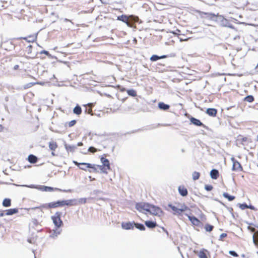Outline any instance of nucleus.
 <instances>
[{
    "mask_svg": "<svg viewBox=\"0 0 258 258\" xmlns=\"http://www.w3.org/2000/svg\"><path fill=\"white\" fill-rule=\"evenodd\" d=\"M61 212H56L51 217V219L55 226V229L53 230L50 235L52 237H56L61 232V230L59 228L63 225V222L61 219Z\"/></svg>",
    "mask_w": 258,
    "mask_h": 258,
    "instance_id": "f257e3e1",
    "label": "nucleus"
},
{
    "mask_svg": "<svg viewBox=\"0 0 258 258\" xmlns=\"http://www.w3.org/2000/svg\"><path fill=\"white\" fill-rule=\"evenodd\" d=\"M76 205H77L76 200L72 199L51 202L47 204L45 207L49 209H52L61 207L64 206H73Z\"/></svg>",
    "mask_w": 258,
    "mask_h": 258,
    "instance_id": "f03ea898",
    "label": "nucleus"
},
{
    "mask_svg": "<svg viewBox=\"0 0 258 258\" xmlns=\"http://www.w3.org/2000/svg\"><path fill=\"white\" fill-rule=\"evenodd\" d=\"M168 206L172 210L174 214H181L187 209V207L185 204L179 203H175V205L169 204Z\"/></svg>",
    "mask_w": 258,
    "mask_h": 258,
    "instance_id": "7ed1b4c3",
    "label": "nucleus"
},
{
    "mask_svg": "<svg viewBox=\"0 0 258 258\" xmlns=\"http://www.w3.org/2000/svg\"><path fill=\"white\" fill-rule=\"evenodd\" d=\"M100 161L102 164L99 165V170H101V172L107 174L108 171L111 169L109 161L103 156L100 158Z\"/></svg>",
    "mask_w": 258,
    "mask_h": 258,
    "instance_id": "20e7f679",
    "label": "nucleus"
},
{
    "mask_svg": "<svg viewBox=\"0 0 258 258\" xmlns=\"http://www.w3.org/2000/svg\"><path fill=\"white\" fill-rule=\"evenodd\" d=\"M255 225L253 223H249L247 229L251 232H253L252 236L253 242L254 245L258 248V226L257 230L255 228Z\"/></svg>",
    "mask_w": 258,
    "mask_h": 258,
    "instance_id": "39448f33",
    "label": "nucleus"
},
{
    "mask_svg": "<svg viewBox=\"0 0 258 258\" xmlns=\"http://www.w3.org/2000/svg\"><path fill=\"white\" fill-rule=\"evenodd\" d=\"M73 163L77 166L79 165L85 166L86 168H89V172H97L98 169H99V165L91 164L87 163H78L77 161H74Z\"/></svg>",
    "mask_w": 258,
    "mask_h": 258,
    "instance_id": "423d86ee",
    "label": "nucleus"
},
{
    "mask_svg": "<svg viewBox=\"0 0 258 258\" xmlns=\"http://www.w3.org/2000/svg\"><path fill=\"white\" fill-rule=\"evenodd\" d=\"M150 207L148 209V213L155 216H161L163 214L161 209L153 205L150 204Z\"/></svg>",
    "mask_w": 258,
    "mask_h": 258,
    "instance_id": "0eeeda50",
    "label": "nucleus"
},
{
    "mask_svg": "<svg viewBox=\"0 0 258 258\" xmlns=\"http://www.w3.org/2000/svg\"><path fill=\"white\" fill-rule=\"evenodd\" d=\"M36 39L37 37L35 35H29L27 37H20L18 38V39L22 40L20 43L21 46H22V44L25 46L26 44H30L31 42H34L36 40Z\"/></svg>",
    "mask_w": 258,
    "mask_h": 258,
    "instance_id": "6e6552de",
    "label": "nucleus"
},
{
    "mask_svg": "<svg viewBox=\"0 0 258 258\" xmlns=\"http://www.w3.org/2000/svg\"><path fill=\"white\" fill-rule=\"evenodd\" d=\"M150 204L146 203H138L136 204V209L142 213L147 214Z\"/></svg>",
    "mask_w": 258,
    "mask_h": 258,
    "instance_id": "1a4fd4ad",
    "label": "nucleus"
},
{
    "mask_svg": "<svg viewBox=\"0 0 258 258\" xmlns=\"http://www.w3.org/2000/svg\"><path fill=\"white\" fill-rule=\"evenodd\" d=\"M231 160L233 163L232 170L236 171H242L243 167L241 164L235 158H232Z\"/></svg>",
    "mask_w": 258,
    "mask_h": 258,
    "instance_id": "9d476101",
    "label": "nucleus"
},
{
    "mask_svg": "<svg viewBox=\"0 0 258 258\" xmlns=\"http://www.w3.org/2000/svg\"><path fill=\"white\" fill-rule=\"evenodd\" d=\"M121 227L125 230L133 229L134 227V222H122Z\"/></svg>",
    "mask_w": 258,
    "mask_h": 258,
    "instance_id": "9b49d317",
    "label": "nucleus"
},
{
    "mask_svg": "<svg viewBox=\"0 0 258 258\" xmlns=\"http://www.w3.org/2000/svg\"><path fill=\"white\" fill-rule=\"evenodd\" d=\"M196 254H197L200 258H207L208 251L205 249H202L199 251H195Z\"/></svg>",
    "mask_w": 258,
    "mask_h": 258,
    "instance_id": "f8f14e48",
    "label": "nucleus"
},
{
    "mask_svg": "<svg viewBox=\"0 0 258 258\" xmlns=\"http://www.w3.org/2000/svg\"><path fill=\"white\" fill-rule=\"evenodd\" d=\"M57 147H58V145L56 142L52 141V142H50L49 143V148L50 150L52 151L51 155L52 156L55 155L54 152L57 148Z\"/></svg>",
    "mask_w": 258,
    "mask_h": 258,
    "instance_id": "ddd939ff",
    "label": "nucleus"
},
{
    "mask_svg": "<svg viewBox=\"0 0 258 258\" xmlns=\"http://www.w3.org/2000/svg\"><path fill=\"white\" fill-rule=\"evenodd\" d=\"M189 119L191 123L196 126H203L204 127H205V125L199 119H198L194 117H191Z\"/></svg>",
    "mask_w": 258,
    "mask_h": 258,
    "instance_id": "4468645a",
    "label": "nucleus"
},
{
    "mask_svg": "<svg viewBox=\"0 0 258 258\" xmlns=\"http://www.w3.org/2000/svg\"><path fill=\"white\" fill-rule=\"evenodd\" d=\"M178 190L180 195L183 197H185L188 194V191L184 185H180Z\"/></svg>",
    "mask_w": 258,
    "mask_h": 258,
    "instance_id": "2eb2a0df",
    "label": "nucleus"
},
{
    "mask_svg": "<svg viewBox=\"0 0 258 258\" xmlns=\"http://www.w3.org/2000/svg\"><path fill=\"white\" fill-rule=\"evenodd\" d=\"M27 46L25 47L24 51L25 52V54L29 55V57H31L30 56L32 53V48L33 46L30 44H26Z\"/></svg>",
    "mask_w": 258,
    "mask_h": 258,
    "instance_id": "dca6fc26",
    "label": "nucleus"
},
{
    "mask_svg": "<svg viewBox=\"0 0 258 258\" xmlns=\"http://www.w3.org/2000/svg\"><path fill=\"white\" fill-rule=\"evenodd\" d=\"M27 160L30 163L34 164L37 162L38 158L33 154H30L28 156Z\"/></svg>",
    "mask_w": 258,
    "mask_h": 258,
    "instance_id": "f3484780",
    "label": "nucleus"
},
{
    "mask_svg": "<svg viewBox=\"0 0 258 258\" xmlns=\"http://www.w3.org/2000/svg\"><path fill=\"white\" fill-rule=\"evenodd\" d=\"M211 177L213 179H217L219 176L218 170L216 169H212L210 172Z\"/></svg>",
    "mask_w": 258,
    "mask_h": 258,
    "instance_id": "a211bd4d",
    "label": "nucleus"
},
{
    "mask_svg": "<svg viewBox=\"0 0 258 258\" xmlns=\"http://www.w3.org/2000/svg\"><path fill=\"white\" fill-rule=\"evenodd\" d=\"M206 113L210 116H215L217 113V110L215 108H208Z\"/></svg>",
    "mask_w": 258,
    "mask_h": 258,
    "instance_id": "6ab92c4d",
    "label": "nucleus"
},
{
    "mask_svg": "<svg viewBox=\"0 0 258 258\" xmlns=\"http://www.w3.org/2000/svg\"><path fill=\"white\" fill-rule=\"evenodd\" d=\"M145 224L146 226L149 228H154L157 226V223L156 222L151 221H145Z\"/></svg>",
    "mask_w": 258,
    "mask_h": 258,
    "instance_id": "aec40b11",
    "label": "nucleus"
},
{
    "mask_svg": "<svg viewBox=\"0 0 258 258\" xmlns=\"http://www.w3.org/2000/svg\"><path fill=\"white\" fill-rule=\"evenodd\" d=\"M168 57V56L167 55H163L161 56H159L157 55H153L150 57V60L152 61H155L159 59L165 58Z\"/></svg>",
    "mask_w": 258,
    "mask_h": 258,
    "instance_id": "412c9836",
    "label": "nucleus"
},
{
    "mask_svg": "<svg viewBox=\"0 0 258 258\" xmlns=\"http://www.w3.org/2000/svg\"><path fill=\"white\" fill-rule=\"evenodd\" d=\"M18 212V209L17 208L14 209H10L8 210H7L6 211V215H12L14 214L17 213Z\"/></svg>",
    "mask_w": 258,
    "mask_h": 258,
    "instance_id": "4be33fe9",
    "label": "nucleus"
},
{
    "mask_svg": "<svg viewBox=\"0 0 258 258\" xmlns=\"http://www.w3.org/2000/svg\"><path fill=\"white\" fill-rule=\"evenodd\" d=\"M128 17L126 15H121L117 17V20L122 21L127 24H128Z\"/></svg>",
    "mask_w": 258,
    "mask_h": 258,
    "instance_id": "5701e85b",
    "label": "nucleus"
},
{
    "mask_svg": "<svg viewBox=\"0 0 258 258\" xmlns=\"http://www.w3.org/2000/svg\"><path fill=\"white\" fill-rule=\"evenodd\" d=\"M197 12L200 15L201 17H204V16H207L210 18H213L216 17V15L215 14L212 13H205L199 11H197Z\"/></svg>",
    "mask_w": 258,
    "mask_h": 258,
    "instance_id": "b1692460",
    "label": "nucleus"
},
{
    "mask_svg": "<svg viewBox=\"0 0 258 258\" xmlns=\"http://www.w3.org/2000/svg\"><path fill=\"white\" fill-rule=\"evenodd\" d=\"M82 108L79 105H77L73 109L74 113L78 115H80L82 113Z\"/></svg>",
    "mask_w": 258,
    "mask_h": 258,
    "instance_id": "393cba45",
    "label": "nucleus"
},
{
    "mask_svg": "<svg viewBox=\"0 0 258 258\" xmlns=\"http://www.w3.org/2000/svg\"><path fill=\"white\" fill-rule=\"evenodd\" d=\"M3 206L5 207H9L11 206V200L10 199H5L3 201Z\"/></svg>",
    "mask_w": 258,
    "mask_h": 258,
    "instance_id": "a878e982",
    "label": "nucleus"
},
{
    "mask_svg": "<svg viewBox=\"0 0 258 258\" xmlns=\"http://www.w3.org/2000/svg\"><path fill=\"white\" fill-rule=\"evenodd\" d=\"M189 219L194 225H198L200 222V220L194 216H189Z\"/></svg>",
    "mask_w": 258,
    "mask_h": 258,
    "instance_id": "bb28decb",
    "label": "nucleus"
},
{
    "mask_svg": "<svg viewBox=\"0 0 258 258\" xmlns=\"http://www.w3.org/2000/svg\"><path fill=\"white\" fill-rule=\"evenodd\" d=\"M158 106L160 109L162 110H167L169 108L170 106L169 105L166 104L163 102H160L158 104Z\"/></svg>",
    "mask_w": 258,
    "mask_h": 258,
    "instance_id": "cd10ccee",
    "label": "nucleus"
},
{
    "mask_svg": "<svg viewBox=\"0 0 258 258\" xmlns=\"http://www.w3.org/2000/svg\"><path fill=\"white\" fill-rule=\"evenodd\" d=\"M237 140L239 141L241 144L244 145V143L248 141V138L247 137H242V136L240 135L238 136V139Z\"/></svg>",
    "mask_w": 258,
    "mask_h": 258,
    "instance_id": "c85d7f7f",
    "label": "nucleus"
},
{
    "mask_svg": "<svg viewBox=\"0 0 258 258\" xmlns=\"http://www.w3.org/2000/svg\"><path fill=\"white\" fill-rule=\"evenodd\" d=\"M223 196L224 198L226 199H227L228 201H232L234 200L235 199V197L233 196H230L228 193L227 192H224L223 194Z\"/></svg>",
    "mask_w": 258,
    "mask_h": 258,
    "instance_id": "c756f323",
    "label": "nucleus"
},
{
    "mask_svg": "<svg viewBox=\"0 0 258 258\" xmlns=\"http://www.w3.org/2000/svg\"><path fill=\"white\" fill-rule=\"evenodd\" d=\"M254 99L253 96L252 95H248L246 96L243 100L246 102H248L249 103H251L254 101Z\"/></svg>",
    "mask_w": 258,
    "mask_h": 258,
    "instance_id": "7c9ffc66",
    "label": "nucleus"
},
{
    "mask_svg": "<svg viewBox=\"0 0 258 258\" xmlns=\"http://www.w3.org/2000/svg\"><path fill=\"white\" fill-rule=\"evenodd\" d=\"M76 146L73 145H66V149L68 151L73 152L76 149Z\"/></svg>",
    "mask_w": 258,
    "mask_h": 258,
    "instance_id": "2f4dec72",
    "label": "nucleus"
},
{
    "mask_svg": "<svg viewBox=\"0 0 258 258\" xmlns=\"http://www.w3.org/2000/svg\"><path fill=\"white\" fill-rule=\"evenodd\" d=\"M126 92L128 95L132 97H136L137 96V92L134 89L127 90Z\"/></svg>",
    "mask_w": 258,
    "mask_h": 258,
    "instance_id": "473e14b6",
    "label": "nucleus"
},
{
    "mask_svg": "<svg viewBox=\"0 0 258 258\" xmlns=\"http://www.w3.org/2000/svg\"><path fill=\"white\" fill-rule=\"evenodd\" d=\"M239 208L241 209V210H244L245 209H248V208H249V209H253V207L251 206H248L245 203H243V204H240L239 205Z\"/></svg>",
    "mask_w": 258,
    "mask_h": 258,
    "instance_id": "72a5a7b5",
    "label": "nucleus"
},
{
    "mask_svg": "<svg viewBox=\"0 0 258 258\" xmlns=\"http://www.w3.org/2000/svg\"><path fill=\"white\" fill-rule=\"evenodd\" d=\"M134 226H135L137 228L140 229V230H145V227L142 224L134 223Z\"/></svg>",
    "mask_w": 258,
    "mask_h": 258,
    "instance_id": "f704fd0d",
    "label": "nucleus"
},
{
    "mask_svg": "<svg viewBox=\"0 0 258 258\" xmlns=\"http://www.w3.org/2000/svg\"><path fill=\"white\" fill-rule=\"evenodd\" d=\"M214 226L209 224H206L205 226V229L206 231L211 232L213 230Z\"/></svg>",
    "mask_w": 258,
    "mask_h": 258,
    "instance_id": "c9c22d12",
    "label": "nucleus"
},
{
    "mask_svg": "<svg viewBox=\"0 0 258 258\" xmlns=\"http://www.w3.org/2000/svg\"><path fill=\"white\" fill-rule=\"evenodd\" d=\"M200 177V173L199 172L195 171L192 173V179L194 180H198Z\"/></svg>",
    "mask_w": 258,
    "mask_h": 258,
    "instance_id": "e433bc0d",
    "label": "nucleus"
},
{
    "mask_svg": "<svg viewBox=\"0 0 258 258\" xmlns=\"http://www.w3.org/2000/svg\"><path fill=\"white\" fill-rule=\"evenodd\" d=\"M41 190L45 191H52L53 190V188L51 187L43 186L41 188Z\"/></svg>",
    "mask_w": 258,
    "mask_h": 258,
    "instance_id": "4c0bfd02",
    "label": "nucleus"
},
{
    "mask_svg": "<svg viewBox=\"0 0 258 258\" xmlns=\"http://www.w3.org/2000/svg\"><path fill=\"white\" fill-rule=\"evenodd\" d=\"M170 33H171L174 35H177L178 36H182V35L183 36V34H182L181 33L180 30H179L178 29H176V30H175L174 31H171Z\"/></svg>",
    "mask_w": 258,
    "mask_h": 258,
    "instance_id": "58836bf2",
    "label": "nucleus"
},
{
    "mask_svg": "<svg viewBox=\"0 0 258 258\" xmlns=\"http://www.w3.org/2000/svg\"><path fill=\"white\" fill-rule=\"evenodd\" d=\"M76 122H77V121L76 120H72L69 121V122H67V124L68 125V126L69 127H72V126L75 125L76 124Z\"/></svg>",
    "mask_w": 258,
    "mask_h": 258,
    "instance_id": "ea45409f",
    "label": "nucleus"
},
{
    "mask_svg": "<svg viewBox=\"0 0 258 258\" xmlns=\"http://www.w3.org/2000/svg\"><path fill=\"white\" fill-rule=\"evenodd\" d=\"M88 151L92 153H94L96 152L98 150L93 147H90L89 148ZM98 151H100V150H98Z\"/></svg>",
    "mask_w": 258,
    "mask_h": 258,
    "instance_id": "a19ab883",
    "label": "nucleus"
},
{
    "mask_svg": "<svg viewBox=\"0 0 258 258\" xmlns=\"http://www.w3.org/2000/svg\"><path fill=\"white\" fill-rule=\"evenodd\" d=\"M76 202H77V205L78 204H85L87 202V199L86 198H81L79 199L78 201L76 200Z\"/></svg>",
    "mask_w": 258,
    "mask_h": 258,
    "instance_id": "79ce46f5",
    "label": "nucleus"
},
{
    "mask_svg": "<svg viewBox=\"0 0 258 258\" xmlns=\"http://www.w3.org/2000/svg\"><path fill=\"white\" fill-rule=\"evenodd\" d=\"M178 38L180 39V41H187L188 39V38L185 37V36L183 34V36H178Z\"/></svg>",
    "mask_w": 258,
    "mask_h": 258,
    "instance_id": "37998d69",
    "label": "nucleus"
},
{
    "mask_svg": "<svg viewBox=\"0 0 258 258\" xmlns=\"http://www.w3.org/2000/svg\"><path fill=\"white\" fill-rule=\"evenodd\" d=\"M88 106H89L90 107L88 109V113L89 114H92V103H89L87 105Z\"/></svg>",
    "mask_w": 258,
    "mask_h": 258,
    "instance_id": "c03bdc74",
    "label": "nucleus"
},
{
    "mask_svg": "<svg viewBox=\"0 0 258 258\" xmlns=\"http://www.w3.org/2000/svg\"><path fill=\"white\" fill-rule=\"evenodd\" d=\"M227 236V234L225 233H222L219 237V240L221 241H223V239Z\"/></svg>",
    "mask_w": 258,
    "mask_h": 258,
    "instance_id": "a18cd8bd",
    "label": "nucleus"
},
{
    "mask_svg": "<svg viewBox=\"0 0 258 258\" xmlns=\"http://www.w3.org/2000/svg\"><path fill=\"white\" fill-rule=\"evenodd\" d=\"M117 89H118V90H120V91H121V92H124V91H127V90H126V89H125L124 87H122V86H120V85H118V86H117Z\"/></svg>",
    "mask_w": 258,
    "mask_h": 258,
    "instance_id": "49530a36",
    "label": "nucleus"
},
{
    "mask_svg": "<svg viewBox=\"0 0 258 258\" xmlns=\"http://www.w3.org/2000/svg\"><path fill=\"white\" fill-rule=\"evenodd\" d=\"M205 188L207 191H210L213 189V186L211 185H205Z\"/></svg>",
    "mask_w": 258,
    "mask_h": 258,
    "instance_id": "de8ad7c7",
    "label": "nucleus"
},
{
    "mask_svg": "<svg viewBox=\"0 0 258 258\" xmlns=\"http://www.w3.org/2000/svg\"><path fill=\"white\" fill-rule=\"evenodd\" d=\"M229 253L233 256L237 257L238 256V255L237 254V253L236 252H235L234 251H230L229 252Z\"/></svg>",
    "mask_w": 258,
    "mask_h": 258,
    "instance_id": "09e8293b",
    "label": "nucleus"
},
{
    "mask_svg": "<svg viewBox=\"0 0 258 258\" xmlns=\"http://www.w3.org/2000/svg\"><path fill=\"white\" fill-rule=\"evenodd\" d=\"M78 167L80 168V169L83 170H85V171L86 170V169L87 168L85 166H84V165H79V166H78Z\"/></svg>",
    "mask_w": 258,
    "mask_h": 258,
    "instance_id": "8fccbe9b",
    "label": "nucleus"
},
{
    "mask_svg": "<svg viewBox=\"0 0 258 258\" xmlns=\"http://www.w3.org/2000/svg\"><path fill=\"white\" fill-rule=\"evenodd\" d=\"M83 143H82V142H79V143H78V144H77V146H83Z\"/></svg>",
    "mask_w": 258,
    "mask_h": 258,
    "instance_id": "3c124183",
    "label": "nucleus"
},
{
    "mask_svg": "<svg viewBox=\"0 0 258 258\" xmlns=\"http://www.w3.org/2000/svg\"><path fill=\"white\" fill-rule=\"evenodd\" d=\"M4 127L2 124H0V132L3 131Z\"/></svg>",
    "mask_w": 258,
    "mask_h": 258,
    "instance_id": "603ef678",
    "label": "nucleus"
},
{
    "mask_svg": "<svg viewBox=\"0 0 258 258\" xmlns=\"http://www.w3.org/2000/svg\"><path fill=\"white\" fill-rule=\"evenodd\" d=\"M4 215V213H0V216H3Z\"/></svg>",
    "mask_w": 258,
    "mask_h": 258,
    "instance_id": "864d4df0",
    "label": "nucleus"
},
{
    "mask_svg": "<svg viewBox=\"0 0 258 258\" xmlns=\"http://www.w3.org/2000/svg\"><path fill=\"white\" fill-rule=\"evenodd\" d=\"M17 67H18V66H15V68H17Z\"/></svg>",
    "mask_w": 258,
    "mask_h": 258,
    "instance_id": "5fc2aeb1",
    "label": "nucleus"
},
{
    "mask_svg": "<svg viewBox=\"0 0 258 258\" xmlns=\"http://www.w3.org/2000/svg\"><path fill=\"white\" fill-rule=\"evenodd\" d=\"M17 67H18V66H15V68H17Z\"/></svg>",
    "mask_w": 258,
    "mask_h": 258,
    "instance_id": "6e6d98bb",
    "label": "nucleus"
},
{
    "mask_svg": "<svg viewBox=\"0 0 258 258\" xmlns=\"http://www.w3.org/2000/svg\"><path fill=\"white\" fill-rule=\"evenodd\" d=\"M162 229L164 230H165V228H162Z\"/></svg>",
    "mask_w": 258,
    "mask_h": 258,
    "instance_id": "4d7b16f0",
    "label": "nucleus"
},
{
    "mask_svg": "<svg viewBox=\"0 0 258 258\" xmlns=\"http://www.w3.org/2000/svg\"><path fill=\"white\" fill-rule=\"evenodd\" d=\"M257 141H258V138H257Z\"/></svg>",
    "mask_w": 258,
    "mask_h": 258,
    "instance_id": "13d9d810",
    "label": "nucleus"
}]
</instances>
